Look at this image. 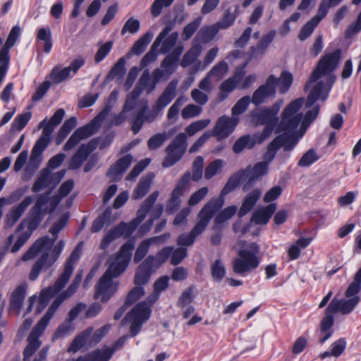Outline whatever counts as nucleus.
Masks as SVG:
<instances>
[{"instance_id": "obj_40", "label": "nucleus", "mask_w": 361, "mask_h": 361, "mask_svg": "<svg viewBox=\"0 0 361 361\" xmlns=\"http://www.w3.org/2000/svg\"><path fill=\"white\" fill-rule=\"evenodd\" d=\"M111 209L109 207L105 209V211L102 213L101 216H99L97 219H96L91 227V230L92 232H98L104 226H109L112 222H114L116 219H117V216L111 218Z\"/></svg>"}, {"instance_id": "obj_22", "label": "nucleus", "mask_w": 361, "mask_h": 361, "mask_svg": "<svg viewBox=\"0 0 361 361\" xmlns=\"http://www.w3.org/2000/svg\"><path fill=\"white\" fill-rule=\"evenodd\" d=\"M173 28V24H168L160 32L153 42L150 50L144 56L140 61V67L144 68L154 62L158 56L157 49L160 46L162 39L171 32Z\"/></svg>"}, {"instance_id": "obj_25", "label": "nucleus", "mask_w": 361, "mask_h": 361, "mask_svg": "<svg viewBox=\"0 0 361 361\" xmlns=\"http://www.w3.org/2000/svg\"><path fill=\"white\" fill-rule=\"evenodd\" d=\"M132 161L133 156L130 154L118 159L108 170L107 176L114 181L119 180L129 168Z\"/></svg>"}, {"instance_id": "obj_20", "label": "nucleus", "mask_w": 361, "mask_h": 361, "mask_svg": "<svg viewBox=\"0 0 361 361\" xmlns=\"http://www.w3.org/2000/svg\"><path fill=\"white\" fill-rule=\"evenodd\" d=\"M269 170V165L267 162L259 161L255 164L252 167L248 166L245 169L240 171V175L247 182L243 185V190L247 191L252 186V183L259 178L266 175Z\"/></svg>"}, {"instance_id": "obj_2", "label": "nucleus", "mask_w": 361, "mask_h": 361, "mask_svg": "<svg viewBox=\"0 0 361 361\" xmlns=\"http://www.w3.org/2000/svg\"><path fill=\"white\" fill-rule=\"evenodd\" d=\"M178 80H172L165 87L161 94L157 99L152 109L148 111L149 105L147 99L138 101L140 91L138 89H133L126 97L123 106L124 111H130L139 104L140 109L133 113L132 116L128 118L131 124V130L134 135L137 134L145 123H151L154 122L161 114L162 110L171 103L176 96Z\"/></svg>"}, {"instance_id": "obj_43", "label": "nucleus", "mask_w": 361, "mask_h": 361, "mask_svg": "<svg viewBox=\"0 0 361 361\" xmlns=\"http://www.w3.org/2000/svg\"><path fill=\"white\" fill-rule=\"evenodd\" d=\"M169 277L164 276L159 278L154 283V293L148 298L150 303H154L159 297L161 292L165 290L169 286Z\"/></svg>"}, {"instance_id": "obj_16", "label": "nucleus", "mask_w": 361, "mask_h": 361, "mask_svg": "<svg viewBox=\"0 0 361 361\" xmlns=\"http://www.w3.org/2000/svg\"><path fill=\"white\" fill-rule=\"evenodd\" d=\"M298 140L293 135H279L276 136L267 147L264 154L263 162H267V165L274 159L279 149L283 148L284 151H291L296 144Z\"/></svg>"}, {"instance_id": "obj_27", "label": "nucleus", "mask_w": 361, "mask_h": 361, "mask_svg": "<svg viewBox=\"0 0 361 361\" xmlns=\"http://www.w3.org/2000/svg\"><path fill=\"white\" fill-rule=\"evenodd\" d=\"M259 135H261L259 133H256L253 135L247 134L240 137L235 142L233 146V151L235 154H240L245 149H252L255 145L263 143L266 140L259 141Z\"/></svg>"}, {"instance_id": "obj_6", "label": "nucleus", "mask_w": 361, "mask_h": 361, "mask_svg": "<svg viewBox=\"0 0 361 361\" xmlns=\"http://www.w3.org/2000/svg\"><path fill=\"white\" fill-rule=\"evenodd\" d=\"M80 258V250L77 246L68 257L64 267V271L59 276L53 286L42 290L38 298L39 305L37 312L39 313L47 305L50 298L56 295L66 286L74 269V264Z\"/></svg>"}, {"instance_id": "obj_59", "label": "nucleus", "mask_w": 361, "mask_h": 361, "mask_svg": "<svg viewBox=\"0 0 361 361\" xmlns=\"http://www.w3.org/2000/svg\"><path fill=\"white\" fill-rule=\"evenodd\" d=\"M125 65L126 59L123 57L120 58L107 74L106 79L113 80L117 76L122 77L126 73Z\"/></svg>"}, {"instance_id": "obj_37", "label": "nucleus", "mask_w": 361, "mask_h": 361, "mask_svg": "<svg viewBox=\"0 0 361 361\" xmlns=\"http://www.w3.org/2000/svg\"><path fill=\"white\" fill-rule=\"evenodd\" d=\"M63 302V299L57 297L49 306L44 316L37 323L34 327L44 332L48 326L50 319L53 317L57 309Z\"/></svg>"}, {"instance_id": "obj_57", "label": "nucleus", "mask_w": 361, "mask_h": 361, "mask_svg": "<svg viewBox=\"0 0 361 361\" xmlns=\"http://www.w3.org/2000/svg\"><path fill=\"white\" fill-rule=\"evenodd\" d=\"M210 122V119H203L192 122L185 128L184 133H185L187 137L188 135L192 136L207 127Z\"/></svg>"}, {"instance_id": "obj_41", "label": "nucleus", "mask_w": 361, "mask_h": 361, "mask_svg": "<svg viewBox=\"0 0 361 361\" xmlns=\"http://www.w3.org/2000/svg\"><path fill=\"white\" fill-rule=\"evenodd\" d=\"M115 348L105 347L102 349H97L87 353V355L90 361H109L113 356Z\"/></svg>"}, {"instance_id": "obj_4", "label": "nucleus", "mask_w": 361, "mask_h": 361, "mask_svg": "<svg viewBox=\"0 0 361 361\" xmlns=\"http://www.w3.org/2000/svg\"><path fill=\"white\" fill-rule=\"evenodd\" d=\"M223 204L224 200L221 198H213L205 204L198 214L199 220L197 224L189 233H183L178 236L177 244L180 246L192 245L195 238L204 232L214 214Z\"/></svg>"}, {"instance_id": "obj_46", "label": "nucleus", "mask_w": 361, "mask_h": 361, "mask_svg": "<svg viewBox=\"0 0 361 361\" xmlns=\"http://www.w3.org/2000/svg\"><path fill=\"white\" fill-rule=\"evenodd\" d=\"M237 207L235 205L226 207L221 211L214 219V229H219V226L232 218L237 212Z\"/></svg>"}, {"instance_id": "obj_60", "label": "nucleus", "mask_w": 361, "mask_h": 361, "mask_svg": "<svg viewBox=\"0 0 361 361\" xmlns=\"http://www.w3.org/2000/svg\"><path fill=\"white\" fill-rule=\"evenodd\" d=\"M202 22V18L200 17L197 18L192 22L186 25L183 30L181 37L184 41L188 40L191 37L194 35V33L197 31L198 27H200Z\"/></svg>"}, {"instance_id": "obj_31", "label": "nucleus", "mask_w": 361, "mask_h": 361, "mask_svg": "<svg viewBox=\"0 0 361 361\" xmlns=\"http://www.w3.org/2000/svg\"><path fill=\"white\" fill-rule=\"evenodd\" d=\"M44 332L33 327L27 338V345L23 351V360H28L40 347V336Z\"/></svg>"}, {"instance_id": "obj_28", "label": "nucleus", "mask_w": 361, "mask_h": 361, "mask_svg": "<svg viewBox=\"0 0 361 361\" xmlns=\"http://www.w3.org/2000/svg\"><path fill=\"white\" fill-rule=\"evenodd\" d=\"M183 49L184 47L183 45L177 46L171 52L169 53L161 61V67L166 71V77L170 76L174 73L176 63L182 54Z\"/></svg>"}, {"instance_id": "obj_56", "label": "nucleus", "mask_w": 361, "mask_h": 361, "mask_svg": "<svg viewBox=\"0 0 361 361\" xmlns=\"http://www.w3.org/2000/svg\"><path fill=\"white\" fill-rule=\"evenodd\" d=\"M70 74L71 73L67 67L60 69V67L56 66L52 69L49 78L53 83L59 84L66 80L70 76Z\"/></svg>"}, {"instance_id": "obj_42", "label": "nucleus", "mask_w": 361, "mask_h": 361, "mask_svg": "<svg viewBox=\"0 0 361 361\" xmlns=\"http://www.w3.org/2000/svg\"><path fill=\"white\" fill-rule=\"evenodd\" d=\"M153 37V34L148 31L145 35L141 36L133 44L130 51L135 55H140L146 49L147 46L149 44Z\"/></svg>"}, {"instance_id": "obj_8", "label": "nucleus", "mask_w": 361, "mask_h": 361, "mask_svg": "<svg viewBox=\"0 0 361 361\" xmlns=\"http://www.w3.org/2000/svg\"><path fill=\"white\" fill-rule=\"evenodd\" d=\"M329 94V90H324V84L323 82H317L307 96L306 101V107H312V109L306 112L302 118V125L300 128V137H302L305 133L310 123L317 117L320 106L314 105L318 100L324 102Z\"/></svg>"}, {"instance_id": "obj_45", "label": "nucleus", "mask_w": 361, "mask_h": 361, "mask_svg": "<svg viewBox=\"0 0 361 361\" xmlns=\"http://www.w3.org/2000/svg\"><path fill=\"white\" fill-rule=\"evenodd\" d=\"M152 177L145 176L142 178L133 191V198L139 200L143 197L149 191Z\"/></svg>"}, {"instance_id": "obj_53", "label": "nucleus", "mask_w": 361, "mask_h": 361, "mask_svg": "<svg viewBox=\"0 0 361 361\" xmlns=\"http://www.w3.org/2000/svg\"><path fill=\"white\" fill-rule=\"evenodd\" d=\"M243 179L245 178L243 177V175H240V171L238 173L231 176L225 186L223 188L219 198L224 199L223 197L233 190ZM223 200L224 201V200Z\"/></svg>"}, {"instance_id": "obj_32", "label": "nucleus", "mask_w": 361, "mask_h": 361, "mask_svg": "<svg viewBox=\"0 0 361 361\" xmlns=\"http://www.w3.org/2000/svg\"><path fill=\"white\" fill-rule=\"evenodd\" d=\"M276 32L274 30H271L267 35H264L256 46L250 47L249 50V55L250 58H256L263 56L274 40Z\"/></svg>"}, {"instance_id": "obj_12", "label": "nucleus", "mask_w": 361, "mask_h": 361, "mask_svg": "<svg viewBox=\"0 0 361 361\" xmlns=\"http://www.w3.org/2000/svg\"><path fill=\"white\" fill-rule=\"evenodd\" d=\"M248 248L239 250L238 257L233 260V271L235 274L244 276L259 266V259L257 256L259 246L253 243L249 245Z\"/></svg>"}, {"instance_id": "obj_26", "label": "nucleus", "mask_w": 361, "mask_h": 361, "mask_svg": "<svg viewBox=\"0 0 361 361\" xmlns=\"http://www.w3.org/2000/svg\"><path fill=\"white\" fill-rule=\"evenodd\" d=\"M359 301L360 298L358 296L341 300L334 298L328 306V311H333L335 313L339 312L343 314H348L353 311Z\"/></svg>"}, {"instance_id": "obj_52", "label": "nucleus", "mask_w": 361, "mask_h": 361, "mask_svg": "<svg viewBox=\"0 0 361 361\" xmlns=\"http://www.w3.org/2000/svg\"><path fill=\"white\" fill-rule=\"evenodd\" d=\"M211 274L214 282H220L224 278L226 268L221 259H216L211 264Z\"/></svg>"}, {"instance_id": "obj_15", "label": "nucleus", "mask_w": 361, "mask_h": 361, "mask_svg": "<svg viewBox=\"0 0 361 361\" xmlns=\"http://www.w3.org/2000/svg\"><path fill=\"white\" fill-rule=\"evenodd\" d=\"M151 315V309L149 305L145 302H139L134 308L128 312L123 322L130 323V336H135L141 330L142 324L147 321Z\"/></svg>"}, {"instance_id": "obj_51", "label": "nucleus", "mask_w": 361, "mask_h": 361, "mask_svg": "<svg viewBox=\"0 0 361 361\" xmlns=\"http://www.w3.org/2000/svg\"><path fill=\"white\" fill-rule=\"evenodd\" d=\"M238 16V6L235 12L232 13L230 8L224 12L222 18L215 23L219 30H226L230 27L235 22Z\"/></svg>"}, {"instance_id": "obj_18", "label": "nucleus", "mask_w": 361, "mask_h": 361, "mask_svg": "<svg viewBox=\"0 0 361 361\" xmlns=\"http://www.w3.org/2000/svg\"><path fill=\"white\" fill-rule=\"evenodd\" d=\"M239 119L224 115L219 117L212 129L211 136L216 137L218 140L228 137L235 130Z\"/></svg>"}, {"instance_id": "obj_36", "label": "nucleus", "mask_w": 361, "mask_h": 361, "mask_svg": "<svg viewBox=\"0 0 361 361\" xmlns=\"http://www.w3.org/2000/svg\"><path fill=\"white\" fill-rule=\"evenodd\" d=\"M276 209V204L271 203L269 205L257 209L252 216L251 221L256 224H267Z\"/></svg>"}, {"instance_id": "obj_33", "label": "nucleus", "mask_w": 361, "mask_h": 361, "mask_svg": "<svg viewBox=\"0 0 361 361\" xmlns=\"http://www.w3.org/2000/svg\"><path fill=\"white\" fill-rule=\"evenodd\" d=\"M262 195V190L259 188H255L248 192L243 199V204L238 211V216L243 217L248 212H250L259 197Z\"/></svg>"}, {"instance_id": "obj_49", "label": "nucleus", "mask_w": 361, "mask_h": 361, "mask_svg": "<svg viewBox=\"0 0 361 361\" xmlns=\"http://www.w3.org/2000/svg\"><path fill=\"white\" fill-rule=\"evenodd\" d=\"M44 214V211L32 207L29 212L27 229L33 232L42 221Z\"/></svg>"}, {"instance_id": "obj_54", "label": "nucleus", "mask_w": 361, "mask_h": 361, "mask_svg": "<svg viewBox=\"0 0 361 361\" xmlns=\"http://www.w3.org/2000/svg\"><path fill=\"white\" fill-rule=\"evenodd\" d=\"M93 331V328L90 327L78 335L71 343L69 350L77 352L82 348L86 343L87 339L91 336Z\"/></svg>"}, {"instance_id": "obj_11", "label": "nucleus", "mask_w": 361, "mask_h": 361, "mask_svg": "<svg viewBox=\"0 0 361 361\" xmlns=\"http://www.w3.org/2000/svg\"><path fill=\"white\" fill-rule=\"evenodd\" d=\"M52 133V127L50 126H44L41 137L37 140L32 149L30 162L25 169L23 180H30L39 166L42 161V154L48 146Z\"/></svg>"}, {"instance_id": "obj_35", "label": "nucleus", "mask_w": 361, "mask_h": 361, "mask_svg": "<svg viewBox=\"0 0 361 361\" xmlns=\"http://www.w3.org/2000/svg\"><path fill=\"white\" fill-rule=\"evenodd\" d=\"M335 313L333 311H328V307L325 310V316L321 321L320 330L322 336L319 340L320 343H324L327 341L332 335L333 331L331 329L332 327L334 319L333 314Z\"/></svg>"}, {"instance_id": "obj_55", "label": "nucleus", "mask_w": 361, "mask_h": 361, "mask_svg": "<svg viewBox=\"0 0 361 361\" xmlns=\"http://www.w3.org/2000/svg\"><path fill=\"white\" fill-rule=\"evenodd\" d=\"M183 194L177 190H173L171 197L166 204V212L167 214H172L179 208L181 202L180 197Z\"/></svg>"}, {"instance_id": "obj_13", "label": "nucleus", "mask_w": 361, "mask_h": 361, "mask_svg": "<svg viewBox=\"0 0 361 361\" xmlns=\"http://www.w3.org/2000/svg\"><path fill=\"white\" fill-rule=\"evenodd\" d=\"M341 51L339 49H337L332 54L324 56L319 61L315 70L312 73L305 90H306L312 82H316L325 75L329 77V82L331 85L335 80V77L331 75V73L338 66Z\"/></svg>"}, {"instance_id": "obj_58", "label": "nucleus", "mask_w": 361, "mask_h": 361, "mask_svg": "<svg viewBox=\"0 0 361 361\" xmlns=\"http://www.w3.org/2000/svg\"><path fill=\"white\" fill-rule=\"evenodd\" d=\"M168 140L166 133H159L152 135L147 141V147L150 150H155L163 145Z\"/></svg>"}, {"instance_id": "obj_24", "label": "nucleus", "mask_w": 361, "mask_h": 361, "mask_svg": "<svg viewBox=\"0 0 361 361\" xmlns=\"http://www.w3.org/2000/svg\"><path fill=\"white\" fill-rule=\"evenodd\" d=\"M154 257L149 255L140 264L135 276L134 281L136 286H142L149 281L152 271L154 269Z\"/></svg>"}, {"instance_id": "obj_14", "label": "nucleus", "mask_w": 361, "mask_h": 361, "mask_svg": "<svg viewBox=\"0 0 361 361\" xmlns=\"http://www.w3.org/2000/svg\"><path fill=\"white\" fill-rule=\"evenodd\" d=\"M187 147L185 133L178 134L165 149L166 155L162 161V166L169 168L176 164L183 157Z\"/></svg>"}, {"instance_id": "obj_61", "label": "nucleus", "mask_w": 361, "mask_h": 361, "mask_svg": "<svg viewBox=\"0 0 361 361\" xmlns=\"http://www.w3.org/2000/svg\"><path fill=\"white\" fill-rule=\"evenodd\" d=\"M64 116L65 111L63 109H59L54 114V115L48 121H47L46 119H44L42 121H41L39 123V127L44 128V126H50L52 127L54 130V128L61 123Z\"/></svg>"}, {"instance_id": "obj_44", "label": "nucleus", "mask_w": 361, "mask_h": 361, "mask_svg": "<svg viewBox=\"0 0 361 361\" xmlns=\"http://www.w3.org/2000/svg\"><path fill=\"white\" fill-rule=\"evenodd\" d=\"M219 30H220L216 24H214L211 26L203 27L198 32L197 36L195 38H197V41H198L200 43V41L206 43L211 41Z\"/></svg>"}, {"instance_id": "obj_17", "label": "nucleus", "mask_w": 361, "mask_h": 361, "mask_svg": "<svg viewBox=\"0 0 361 361\" xmlns=\"http://www.w3.org/2000/svg\"><path fill=\"white\" fill-rule=\"evenodd\" d=\"M65 174L66 170H60L53 173L49 169L44 168L39 171L32 187V191L33 192H38L46 188L54 189L63 179Z\"/></svg>"}, {"instance_id": "obj_30", "label": "nucleus", "mask_w": 361, "mask_h": 361, "mask_svg": "<svg viewBox=\"0 0 361 361\" xmlns=\"http://www.w3.org/2000/svg\"><path fill=\"white\" fill-rule=\"evenodd\" d=\"M27 289V284L22 283L13 290L9 300L10 310H16L18 314L20 313L26 295Z\"/></svg>"}, {"instance_id": "obj_47", "label": "nucleus", "mask_w": 361, "mask_h": 361, "mask_svg": "<svg viewBox=\"0 0 361 361\" xmlns=\"http://www.w3.org/2000/svg\"><path fill=\"white\" fill-rule=\"evenodd\" d=\"M228 71V65L224 61H221L216 63L208 73L209 76L216 82H219L227 74Z\"/></svg>"}, {"instance_id": "obj_3", "label": "nucleus", "mask_w": 361, "mask_h": 361, "mask_svg": "<svg viewBox=\"0 0 361 361\" xmlns=\"http://www.w3.org/2000/svg\"><path fill=\"white\" fill-rule=\"evenodd\" d=\"M134 239L128 240L120 248L119 252L111 255L107 260L108 269L100 278L94 293L95 298H101L102 302H107L117 290V284L113 283L114 278L120 276L127 268L131 259L132 250L135 247Z\"/></svg>"}, {"instance_id": "obj_63", "label": "nucleus", "mask_w": 361, "mask_h": 361, "mask_svg": "<svg viewBox=\"0 0 361 361\" xmlns=\"http://www.w3.org/2000/svg\"><path fill=\"white\" fill-rule=\"evenodd\" d=\"M140 27V22L139 20L130 17L128 18L121 29V35H124L128 32L130 34L137 33Z\"/></svg>"}, {"instance_id": "obj_62", "label": "nucleus", "mask_w": 361, "mask_h": 361, "mask_svg": "<svg viewBox=\"0 0 361 361\" xmlns=\"http://www.w3.org/2000/svg\"><path fill=\"white\" fill-rule=\"evenodd\" d=\"M224 164V162L221 159H216L212 161L205 169L204 178L207 180L211 179L221 169Z\"/></svg>"}, {"instance_id": "obj_34", "label": "nucleus", "mask_w": 361, "mask_h": 361, "mask_svg": "<svg viewBox=\"0 0 361 361\" xmlns=\"http://www.w3.org/2000/svg\"><path fill=\"white\" fill-rule=\"evenodd\" d=\"M202 51V46L195 38L192 41L191 47L184 54L180 65L183 68H187L192 64L201 55Z\"/></svg>"}, {"instance_id": "obj_39", "label": "nucleus", "mask_w": 361, "mask_h": 361, "mask_svg": "<svg viewBox=\"0 0 361 361\" xmlns=\"http://www.w3.org/2000/svg\"><path fill=\"white\" fill-rule=\"evenodd\" d=\"M157 83L151 79L149 72L146 70L139 78V80L134 89H138L140 94L143 90H146L147 94L152 93L156 88Z\"/></svg>"}, {"instance_id": "obj_9", "label": "nucleus", "mask_w": 361, "mask_h": 361, "mask_svg": "<svg viewBox=\"0 0 361 361\" xmlns=\"http://www.w3.org/2000/svg\"><path fill=\"white\" fill-rule=\"evenodd\" d=\"M111 111L110 107L103 109L92 121L87 125L78 128L69 137L63 146V150L68 151L76 146L81 140L87 139L94 134L102 121L106 118Z\"/></svg>"}, {"instance_id": "obj_7", "label": "nucleus", "mask_w": 361, "mask_h": 361, "mask_svg": "<svg viewBox=\"0 0 361 361\" xmlns=\"http://www.w3.org/2000/svg\"><path fill=\"white\" fill-rule=\"evenodd\" d=\"M282 102L278 101L271 106L263 108L252 114L253 120L256 125H264L265 127L262 132H258L259 141L267 140L279 122L278 114L279 112Z\"/></svg>"}, {"instance_id": "obj_21", "label": "nucleus", "mask_w": 361, "mask_h": 361, "mask_svg": "<svg viewBox=\"0 0 361 361\" xmlns=\"http://www.w3.org/2000/svg\"><path fill=\"white\" fill-rule=\"evenodd\" d=\"M32 202V197L27 196L19 204L12 207L5 215L4 228L8 229L13 226Z\"/></svg>"}, {"instance_id": "obj_23", "label": "nucleus", "mask_w": 361, "mask_h": 361, "mask_svg": "<svg viewBox=\"0 0 361 361\" xmlns=\"http://www.w3.org/2000/svg\"><path fill=\"white\" fill-rule=\"evenodd\" d=\"M97 146V142L94 140H92L87 144L81 145L70 161L69 169L75 170L79 169L90 153L96 149Z\"/></svg>"}, {"instance_id": "obj_29", "label": "nucleus", "mask_w": 361, "mask_h": 361, "mask_svg": "<svg viewBox=\"0 0 361 361\" xmlns=\"http://www.w3.org/2000/svg\"><path fill=\"white\" fill-rule=\"evenodd\" d=\"M244 76V72L243 71H236L234 75L224 80L220 85V94L219 99L220 101H223L226 99L229 93L233 92L238 84L242 80Z\"/></svg>"}, {"instance_id": "obj_10", "label": "nucleus", "mask_w": 361, "mask_h": 361, "mask_svg": "<svg viewBox=\"0 0 361 361\" xmlns=\"http://www.w3.org/2000/svg\"><path fill=\"white\" fill-rule=\"evenodd\" d=\"M159 191L153 192L142 203V206L137 212V216L129 222H121L116 227L114 228L116 235L118 237L124 236L127 238L130 236L137 228L139 224L145 219L147 214L152 208L154 202L159 197Z\"/></svg>"}, {"instance_id": "obj_1", "label": "nucleus", "mask_w": 361, "mask_h": 361, "mask_svg": "<svg viewBox=\"0 0 361 361\" xmlns=\"http://www.w3.org/2000/svg\"><path fill=\"white\" fill-rule=\"evenodd\" d=\"M68 219V214H63L49 228V233L54 237L43 236L37 239L22 256L21 260L27 262L42 253L32 266L29 274L30 281L36 280L43 269L46 270L50 268L59 259L64 248L65 242L61 240L56 245L54 246V244L58 238V233L66 226Z\"/></svg>"}, {"instance_id": "obj_19", "label": "nucleus", "mask_w": 361, "mask_h": 361, "mask_svg": "<svg viewBox=\"0 0 361 361\" xmlns=\"http://www.w3.org/2000/svg\"><path fill=\"white\" fill-rule=\"evenodd\" d=\"M276 81L274 75H269L265 83L260 85L254 92L251 102L255 106L264 103L267 98H274L276 96Z\"/></svg>"}, {"instance_id": "obj_5", "label": "nucleus", "mask_w": 361, "mask_h": 361, "mask_svg": "<svg viewBox=\"0 0 361 361\" xmlns=\"http://www.w3.org/2000/svg\"><path fill=\"white\" fill-rule=\"evenodd\" d=\"M304 103L303 98H298L290 102L283 111L281 115V121L278 122L276 133L281 135H293L298 140L300 130L296 129L302 125L303 114L300 109Z\"/></svg>"}, {"instance_id": "obj_50", "label": "nucleus", "mask_w": 361, "mask_h": 361, "mask_svg": "<svg viewBox=\"0 0 361 361\" xmlns=\"http://www.w3.org/2000/svg\"><path fill=\"white\" fill-rule=\"evenodd\" d=\"M293 75L288 71H283L279 78L275 77L276 87L279 86L281 94L287 92L293 83Z\"/></svg>"}, {"instance_id": "obj_48", "label": "nucleus", "mask_w": 361, "mask_h": 361, "mask_svg": "<svg viewBox=\"0 0 361 361\" xmlns=\"http://www.w3.org/2000/svg\"><path fill=\"white\" fill-rule=\"evenodd\" d=\"M179 33L178 32H173L170 35H167L161 42V48L159 53L162 54H169L171 50L173 51L178 39Z\"/></svg>"}, {"instance_id": "obj_38", "label": "nucleus", "mask_w": 361, "mask_h": 361, "mask_svg": "<svg viewBox=\"0 0 361 361\" xmlns=\"http://www.w3.org/2000/svg\"><path fill=\"white\" fill-rule=\"evenodd\" d=\"M36 39L37 42H43V51L49 53L52 48L51 31L49 26L41 27L37 30Z\"/></svg>"}, {"instance_id": "obj_64", "label": "nucleus", "mask_w": 361, "mask_h": 361, "mask_svg": "<svg viewBox=\"0 0 361 361\" xmlns=\"http://www.w3.org/2000/svg\"><path fill=\"white\" fill-rule=\"evenodd\" d=\"M201 106L190 104L185 106L181 111V116L183 119H189L198 116L202 113Z\"/></svg>"}]
</instances>
